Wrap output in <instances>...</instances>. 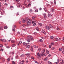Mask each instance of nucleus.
<instances>
[{
  "label": "nucleus",
  "instance_id": "obj_1",
  "mask_svg": "<svg viewBox=\"0 0 64 64\" xmlns=\"http://www.w3.org/2000/svg\"><path fill=\"white\" fill-rule=\"evenodd\" d=\"M27 38V41L28 42H30V40H31V41L34 40V39L32 38V36H28Z\"/></svg>",
  "mask_w": 64,
  "mask_h": 64
},
{
  "label": "nucleus",
  "instance_id": "obj_2",
  "mask_svg": "<svg viewBox=\"0 0 64 64\" xmlns=\"http://www.w3.org/2000/svg\"><path fill=\"white\" fill-rule=\"evenodd\" d=\"M40 53H39V52H38L37 54V55L38 56V58H40Z\"/></svg>",
  "mask_w": 64,
  "mask_h": 64
},
{
  "label": "nucleus",
  "instance_id": "obj_3",
  "mask_svg": "<svg viewBox=\"0 0 64 64\" xmlns=\"http://www.w3.org/2000/svg\"><path fill=\"white\" fill-rule=\"evenodd\" d=\"M30 54H26L25 55L26 56H27L28 57V58H29L30 57Z\"/></svg>",
  "mask_w": 64,
  "mask_h": 64
},
{
  "label": "nucleus",
  "instance_id": "obj_4",
  "mask_svg": "<svg viewBox=\"0 0 64 64\" xmlns=\"http://www.w3.org/2000/svg\"><path fill=\"white\" fill-rule=\"evenodd\" d=\"M30 24H31L30 22H27V24L26 25L27 26H28L29 25H30Z\"/></svg>",
  "mask_w": 64,
  "mask_h": 64
},
{
  "label": "nucleus",
  "instance_id": "obj_5",
  "mask_svg": "<svg viewBox=\"0 0 64 64\" xmlns=\"http://www.w3.org/2000/svg\"><path fill=\"white\" fill-rule=\"evenodd\" d=\"M46 28L47 29H48V30H49V29H50V28L48 26H46Z\"/></svg>",
  "mask_w": 64,
  "mask_h": 64
},
{
  "label": "nucleus",
  "instance_id": "obj_6",
  "mask_svg": "<svg viewBox=\"0 0 64 64\" xmlns=\"http://www.w3.org/2000/svg\"><path fill=\"white\" fill-rule=\"evenodd\" d=\"M44 18H46L47 17V16H46V14H44Z\"/></svg>",
  "mask_w": 64,
  "mask_h": 64
},
{
  "label": "nucleus",
  "instance_id": "obj_7",
  "mask_svg": "<svg viewBox=\"0 0 64 64\" xmlns=\"http://www.w3.org/2000/svg\"><path fill=\"white\" fill-rule=\"evenodd\" d=\"M22 20L23 22V23H24V22H25V20H24V19L23 18V19H22Z\"/></svg>",
  "mask_w": 64,
  "mask_h": 64
},
{
  "label": "nucleus",
  "instance_id": "obj_8",
  "mask_svg": "<svg viewBox=\"0 0 64 64\" xmlns=\"http://www.w3.org/2000/svg\"><path fill=\"white\" fill-rule=\"evenodd\" d=\"M23 45H24L26 46L27 45V44L26 43L24 42L23 43Z\"/></svg>",
  "mask_w": 64,
  "mask_h": 64
},
{
  "label": "nucleus",
  "instance_id": "obj_9",
  "mask_svg": "<svg viewBox=\"0 0 64 64\" xmlns=\"http://www.w3.org/2000/svg\"><path fill=\"white\" fill-rule=\"evenodd\" d=\"M49 26L51 28H53V27L50 24L49 25Z\"/></svg>",
  "mask_w": 64,
  "mask_h": 64
},
{
  "label": "nucleus",
  "instance_id": "obj_10",
  "mask_svg": "<svg viewBox=\"0 0 64 64\" xmlns=\"http://www.w3.org/2000/svg\"><path fill=\"white\" fill-rule=\"evenodd\" d=\"M45 52V50H43L42 51V54H43V53H44V52Z\"/></svg>",
  "mask_w": 64,
  "mask_h": 64
},
{
  "label": "nucleus",
  "instance_id": "obj_11",
  "mask_svg": "<svg viewBox=\"0 0 64 64\" xmlns=\"http://www.w3.org/2000/svg\"><path fill=\"white\" fill-rule=\"evenodd\" d=\"M10 60V58H8L7 60V62H9Z\"/></svg>",
  "mask_w": 64,
  "mask_h": 64
},
{
  "label": "nucleus",
  "instance_id": "obj_12",
  "mask_svg": "<svg viewBox=\"0 0 64 64\" xmlns=\"http://www.w3.org/2000/svg\"><path fill=\"white\" fill-rule=\"evenodd\" d=\"M46 54H42V56H46Z\"/></svg>",
  "mask_w": 64,
  "mask_h": 64
},
{
  "label": "nucleus",
  "instance_id": "obj_13",
  "mask_svg": "<svg viewBox=\"0 0 64 64\" xmlns=\"http://www.w3.org/2000/svg\"><path fill=\"white\" fill-rule=\"evenodd\" d=\"M0 30H3V26H2L1 27H0Z\"/></svg>",
  "mask_w": 64,
  "mask_h": 64
},
{
  "label": "nucleus",
  "instance_id": "obj_14",
  "mask_svg": "<svg viewBox=\"0 0 64 64\" xmlns=\"http://www.w3.org/2000/svg\"><path fill=\"white\" fill-rule=\"evenodd\" d=\"M12 31H14V32H15L16 30L14 28H12Z\"/></svg>",
  "mask_w": 64,
  "mask_h": 64
},
{
  "label": "nucleus",
  "instance_id": "obj_15",
  "mask_svg": "<svg viewBox=\"0 0 64 64\" xmlns=\"http://www.w3.org/2000/svg\"><path fill=\"white\" fill-rule=\"evenodd\" d=\"M28 21L29 22H31V20L30 19H28Z\"/></svg>",
  "mask_w": 64,
  "mask_h": 64
},
{
  "label": "nucleus",
  "instance_id": "obj_16",
  "mask_svg": "<svg viewBox=\"0 0 64 64\" xmlns=\"http://www.w3.org/2000/svg\"><path fill=\"white\" fill-rule=\"evenodd\" d=\"M13 27L14 28H16V25H13Z\"/></svg>",
  "mask_w": 64,
  "mask_h": 64
},
{
  "label": "nucleus",
  "instance_id": "obj_17",
  "mask_svg": "<svg viewBox=\"0 0 64 64\" xmlns=\"http://www.w3.org/2000/svg\"><path fill=\"white\" fill-rule=\"evenodd\" d=\"M51 10L52 12H54V10L53 8H52L51 9Z\"/></svg>",
  "mask_w": 64,
  "mask_h": 64
},
{
  "label": "nucleus",
  "instance_id": "obj_18",
  "mask_svg": "<svg viewBox=\"0 0 64 64\" xmlns=\"http://www.w3.org/2000/svg\"><path fill=\"white\" fill-rule=\"evenodd\" d=\"M4 28L5 29H6L8 28V27L7 26H5L4 27Z\"/></svg>",
  "mask_w": 64,
  "mask_h": 64
},
{
  "label": "nucleus",
  "instance_id": "obj_19",
  "mask_svg": "<svg viewBox=\"0 0 64 64\" xmlns=\"http://www.w3.org/2000/svg\"><path fill=\"white\" fill-rule=\"evenodd\" d=\"M34 48H38V46H36L35 45H34Z\"/></svg>",
  "mask_w": 64,
  "mask_h": 64
},
{
  "label": "nucleus",
  "instance_id": "obj_20",
  "mask_svg": "<svg viewBox=\"0 0 64 64\" xmlns=\"http://www.w3.org/2000/svg\"><path fill=\"white\" fill-rule=\"evenodd\" d=\"M36 16H34L32 17V19H34V18H36Z\"/></svg>",
  "mask_w": 64,
  "mask_h": 64
},
{
  "label": "nucleus",
  "instance_id": "obj_21",
  "mask_svg": "<svg viewBox=\"0 0 64 64\" xmlns=\"http://www.w3.org/2000/svg\"><path fill=\"white\" fill-rule=\"evenodd\" d=\"M24 56V54H22L20 56V57H23Z\"/></svg>",
  "mask_w": 64,
  "mask_h": 64
},
{
  "label": "nucleus",
  "instance_id": "obj_22",
  "mask_svg": "<svg viewBox=\"0 0 64 64\" xmlns=\"http://www.w3.org/2000/svg\"><path fill=\"white\" fill-rule=\"evenodd\" d=\"M46 53H47V54H49V52L48 50H46Z\"/></svg>",
  "mask_w": 64,
  "mask_h": 64
},
{
  "label": "nucleus",
  "instance_id": "obj_23",
  "mask_svg": "<svg viewBox=\"0 0 64 64\" xmlns=\"http://www.w3.org/2000/svg\"><path fill=\"white\" fill-rule=\"evenodd\" d=\"M11 42H12V43H14L15 42L14 40H12Z\"/></svg>",
  "mask_w": 64,
  "mask_h": 64
},
{
  "label": "nucleus",
  "instance_id": "obj_24",
  "mask_svg": "<svg viewBox=\"0 0 64 64\" xmlns=\"http://www.w3.org/2000/svg\"><path fill=\"white\" fill-rule=\"evenodd\" d=\"M33 19V21L34 22H36V20L34 19Z\"/></svg>",
  "mask_w": 64,
  "mask_h": 64
},
{
  "label": "nucleus",
  "instance_id": "obj_25",
  "mask_svg": "<svg viewBox=\"0 0 64 64\" xmlns=\"http://www.w3.org/2000/svg\"><path fill=\"white\" fill-rule=\"evenodd\" d=\"M59 51H61L62 50V49L61 48H60L59 49Z\"/></svg>",
  "mask_w": 64,
  "mask_h": 64
},
{
  "label": "nucleus",
  "instance_id": "obj_26",
  "mask_svg": "<svg viewBox=\"0 0 64 64\" xmlns=\"http://www.w3.org/2000/svg\"><path fill=\"white\" fill-rule=\"evenodd\" d=\"M52 15H51V14H49L48 15V17H50L51 16H52Z\"/></svg>",
  "mask_w": 64,
  "mask_h": 64
},
{
  "label": "nucleus",
  "instance_id": "obj_27",
  "mask_svg": "<svg viewBox=\"0 0 64 64\" xmlns=\"http://www.w3.org/2000/svg\"><path fill=\"white\" fill-rule=\"evenodd\" d=\"M5 59L3 58V59L2 62H5Z\"/></svg>",
  "mask_w": 64,
  "mask_h": 64
},
{
  "label": "nucleus",
  "instance_id": "obj_28",
  "mask_svg": "<svg viewBox=\"0 0 64 64\" xmlns=\"http://www.w3.org/2000/svg\"><path fill=\"white\" fill-rule=\"evenodd\" d=\"M32 49H30V50H31V51H32V52H33V49H32V48H33V47H32Z\"/></svg>",
  "mask_w": 64,
  "mask_h": 64
},
{
  "label": "nucleus",
  "instance_id": "obj_29",
  "mask_svg": "<svg viewBox=\"0 0 64 64\" xmlns=\"http://www.w3.org/2000/svg\"><path fill=\"white\" fill-rule=\"evenodd\" d=\"M32 33L33 34H34V35H36V34H37V33L36 32H33Z\"/></svg>",
  "mask_w": 64,
  "mask_h": 64
},
{
  "label": "nucleus",
  "instance_id": "obj_30",
  "mask_svg": "<svg viewBox=\"0 0 64 64\" xmlns=\"http://www.w3.org/2000/svg\"><path fill=\"white\" fill-rule=\"evenodd\" d=\"M38 24L39 25H40V26H42V24L40 23H38Z\"/></svg>",
  "mask_w": 64,
  "mask_h": 64
},
{
  "label": "nucleus",
  "instance_id": "obj_31",
  "mask_svg": "<svg viewBox=\"0 0 64 64\" xmlns=\"http://www.w3.org/2000/svg\"><path fill=\"white\" fill-rule=\"evenodd\" d=\"M36 29L37 31H39V29H38V28H36Z\"/></svg>",
  "mask_w": 64,
  "mask_h": 64
},
{
  "label": "nucleus",
  "instance_id": "obj_32",
  "mask_svg": "<svg viewBox=\"0 0 64 64\" xmlns=\"http://www.w3.org/2000/svg\"><path fill=\"white\" fill-rule=\"evenodd\" d=\"M3 47V45L2 44H0V47L2 48Z\"/></svg>",
  "mask_w": 64,
  "mask_h": 64
},
{
  "label": "nucleus",
  "instance_id": "obj_33",
  "mask_svg": "<svg viewBox=\"0 0 64 64\" xmlns=\"http://www.w3.org/2000/svg\"><path fill=\"white\" fill-rule=\"evenodd\" d=\"M50 38L51 39H53L54 38V37L53 36H52L50 37Z\"/></svg>",
  "mask_w": 64,
  "mask_h": 64
},
{
  "label": "nucleus",
  "instance_id": "obj_34",
  "mask_svg": "<svg viewBox=\"0 0 64 64\" xmlns=\"http://www.w3.org/2000/svg\"><path fill=\"white\" fill-rule=\"evenodd\" d=\"M53 45H54V43H53V42H52V43H51V46H53Z\"/></svg>",
  "mask_w": 64,
  "mask_h": 64
},
{
  "label": "nucleus",
  "instance_id": "obj_35",
  "mask_svg": "<svg viewBox=\"0 0 64 64\" xmlns=\"http://www.w3.org/2000/svg\"><path fill=\"white\" fill-rule=\"evenodd\" d=\"M19 43H20V44H21L22 43V42L21 41H19Z\"/></svg>",
  "mask_w": 64,
  "mask_h": 64
},
{
  "label": "nucleus",
  "instance_id": "obj_36",
  "mask_svg": "<svg viewBox=\"0 0 64 64\" xmlns=\"http://www.w3.org/2000/svg\"><path fill=\"white\" fill-rule=\"evenodd\" d=\"M12 47H14L15 46V45L13 44L12 45Z\"/></svg>",
  "mask_w": 64,
  "mask_h": 64
},
{
  "label": "nucleus",
  "instance_id": "obj_37",
  "mask_svg": "<svg viewBox=\"0 0 64 64\" xmlns=\"http://www.w3.org/2000/svg\"><path fill=\"white\" fill-rule=\"evenodd\" d=\"M38 50L39 51V52H40V50H41V49H40V48H39V49H38Z\"/></svg>",
  "mask_w": 64,
  "mask_h": 64
},
{
  "label": "nucleus",
  "instance_id": "obj_38",
  "mask_svg": "<svg viewBox=\"0 0 64 64\" xmlns=\"http://www.w3.org/2000/svg\"><path fill=\"white\" fill-rule=\"evenodd\" d=\"M30 46L29 45H27V48H29L30 47Z\"/></svg>",
  "mask_w": 64,
  "mask_h": 64
},
{
  "label": "nucleus",
  "instance_id": "obj_39",
  "mask_svg": "<svg viewBox=\"0 0 64 64\" xmlns=\"http://www.w3.org/2000/svg\"><path fill=\"white\" fill-rule=\"evenodd\" d=\"M31 58L33 60H34V58L33 56H32L31 57Z\"/></svg>",
  "mask_w": 64,
  "mask_h": 64
},
{
  "label": "nucleus",
  "instance_id": "obj_40",
  "mask_svg": "<svg viewBox=\"0 0 64 64\" xmlns=\"http://www.w3.org/2000/svg\"><path fill=\"white\" fill-rule=\"evenodd\" d=\"M48 63L49 64H52V62H50L49 61H48Z\"/></svg>",
  "mask_w": 64,
  "mask_h": 64
},
{
  "label": "nucleus",
  "instance_id": "obj_41",
  "mask_svg": "<svg viewBox=\"0 0 64 64\" xmlns=\"http://www.w3.org/2000/svg\"><path fill=\"white\" fill-rule=\"evenodd\" d=\"M26 25L25 24H23L22 25V26L23 27H24V26H25Z\"/></svg>",
  "mask_w": 64,
  "mask_h": 64
},
{
  "label": "nucleus",
  "instance_id": "obj_42",
  "mask_svg": "<svg viewBox=\"0 0 64 64\" xmlns=\"http://www.w3.org/2000/svg\"><path fill=\"white\" fill-rule=\"evenodd\" d=\"M19 6L20 7H21V4H19Z\"/></svg>",
  "mask_w": 64,
  "mask_h": 64
},
{
  "label": "nucleus",
  "instance_id": "obj_43",
  "mask_svg": "<svg viewBox=\"0 0 64 64\" xmlns=\"http://www.w3.org/2000/svg\"><path fill=\"white\" fill-rule=\"evenodd\" d=\"M51 45H50L49 46V48H51Z\"/></svg>",
  "mask_w": 64,
  "mask_h": 64
},
{
  "label": "nucleus",
  "instance_id": "obj_44",
  "mask_svg": "<svg viewBox=\"0 0 64 64\" xmlns=\"http://www.w3.org/2000/svg\"><path fill=\"white\" fill-rule=\"evenodd\" d=\"M55 40L56 41H58V38H55Z\"/></svg>",
  "mask_w": 64,
  "mask_h": 64
},
{
  "label": "nucleus",
  "instance_id": "obj_45",
  "mask_svg": "<svg viewBox=\"0 0 64 64\" xmlns=\"http://www.w3.org/2000/svg\"><path fill=\"white\" fill-rule=\"evenodd\" d=\"M44 10H45L46 12H47V10H46V8H44Z\"/></svg>",
  "mask_w": 64,
  "mask_h": 64
},
{
  "label": "nucleus",
  "instance_id": "obj_46",
  "mask_svg": "<svg viewBox=\"0 0 64 64\" xmlns=\"http://www.w3.org/2000/svg\"><path fill=\"white\" fill-rule=\"evenodd\" d=\"M14 8V7L13 6H10V8Z\"/></svg>",
  "mask_w": 64,
  "mask_h": 64
},
{
  "label": "nucleus",
  "instance_id": "obj_47",
  "mask_svg": "<svg viewBox=\"0 0 64 64\" xmlns=\"http://www.w3.org/2000/svg\"><path fill=\"white\" fill-rule=\"evenodd\" d=\"M54 4H56V1L55 0H54Z\"/></svg>",
  "mask_w": 64,
  "mask_h": 64
},
{
  "label": "nucleus",
  "instance_id": "obj_48",
  "mask_svg": "<svg viewBox=\"0 0 64 64\" xmlns=\"http://www.w3.org/2000/svg\"><path fill=\"white\" fill-rule=\"evenodd\" d=\"M30 12H32V10L31 9L30 10Z\"/></svg>",
  "mask_w": 64,
  "mask_h": 64
},
{
  "label": "nucleus",
  "instance_id": "obj_49",
  "mask_svg": "<svg viewBox=\"0 0 64 64\" xmlns=\"http://www.w3.org/2000/svg\"><path fill=\"white\" fill-rule=\"evenodd\" d=\"M28 18H25L26 20V21H27L28 20Z\"/></svg>",
  "mask_w": 64,
  "mask_h": 64
},
{
  "label": "nucleus",
  "instance_id": "obj_50",
  "mask_svg": "<svg viewBox=\"0 0 64 64\" xmlns=\"http://www.w3.org/2000/svg\"><path fill=\"white\" fill-rule=\"evenodd\" d=\"M43 34H44L45 35H46V32H43Z\"/></svg>",
  "mask_w": 64,
  "mask_h": 64
},
{
  "label": "nucleus",
  "instance_id": "obj_51",
  "mask_svg": "<svg viewBox=\"0 0 64 64\" xmlns=\"http://www.w3.org/2000/svg\"><path fill=\"white\" fill-rule=\"evenodd\" d=\"M36 25V23L34 22V24H33V26H35V25Z\"/></svg>",
  "mask_w": 64,
  "mask_h": 64
},
{
  "label": "nucleus",
  "instance_id": "obj_52",
  "mask_svg": "<svg viewBox=\"0 0 64 64\" xmlns=\"http://www.w3.org/2000/svg\"><path fill=\"white\" fill-rule=\"evenodd\" d=\"M12 64H14L15 63V62H14L13 61H12Z\"/></svg>",
  "mask_w": 64,
  "mask_h": 64
},
{
  "label": "nucleus",
  "instance_id": "obj_53",
  "mask_svg": "<svg viewBox=\"0 0 64 64\" xmlns=\"http://www.w3.org/2000/svg\"><path fill=\"white\" fill-rule=\"evenodd\" d=\"M63 63L62 62H60V64H63Z\"/></svg>",
  "mask_w": 64,
  "mask_h": 64
},
{
  "label": "nucleus",
  "instance_id": "obj_54",
  "mask_svg": "<svg viewBox=\"0 0 64 64\" xmlns=\"http://www.w3.org/2000/svg\"><path fill=\"white\" fill-rule=\"evenodd\" d=\"M31 4H29L28 5V6H28V7H29V6Z\"/></svg>",
  "mask_w": 64,
  "mask_h": 64
},
{
  "label": "nucleus",
  "instance_id": "obj_55",
  "mask_svg": "<svg viewBox=\"0 0 64 64\" xmlns=\"http://www.w3.org/2000/svg\"><path fill=\"white\" fill-rule=\"evenodd\" d=\"M45 58L46 59V60H47L48 58V57H47L46 58Z\"/></svg>",
  "mask_w": 64,
  "mask_h": 64
},
{
  "label": "nucleus",
  "instance_id": "obj_56",
  "mask_svg": "<svg viewBox=\"0 0 64 64\" xmlns=\"http://www.w3.org/2000/svg\"><path fill=\"white\" fill-rule=\"evenodd\" d=\"M3 41H4V42H6V40H5V39H3Z\"/></svg>",
  "mask_w": 64,
  "mask_h": 64
},
{
  "label": "nucleus",
  "instance_id": "obj_57",
  "mask_svg": "<svg viewBox=\"0 0 64 64\" xmlns=\"http://www.w3.org/2000/svg\"><path fill=\"white\" fill-rule=\"evenodd\" d=\"M38 10H35V12H38Z\"/></svg>",
  "mask_w": 64,
  "mask_h": 64
},
{
  "label": "nucleus",
  "instance_id": "obj_58",
  "mask_svg": "<svg viewBox=\"0 0 64 64\" xmlns=\"http://www.w3.org/2000/svg\"><path fill=\"white\" fill-rule=\"evenodd\" d=\"M0 40L1 41H2V42H3L4 41V40H2V39H0Z\"/></svg>",
  "mask_w": 64,
  "mask_h": 64
},
{
  "label": "nucleus",
  "instance_id": "obj_59",
  "mask_svg": "<svg viewBox=\"0 0 64 64\" xmlns=\"http://www.w3.org/2000/svg\"><path fill=\"white\" fill-rule=\"evenodd\" d=\"M57 30H59L60 28H57Z\"/></svg>",
  "mask_w": 64,
  "mask_h": 64
},
{
  "label": "nucleus",
  "instance_id": "obj_60",
  "mask_svg": "<svg viewBox=\"0 0 64 64\" xmlns=\"http://www.w3.org/2000/svg\"><path fill=\"white\" fill-rule=\"evenodd\" d=\"M14 52H12V54H14Z\"/></svg>",
  "mask_w": 64,
  "mask_h": 64
},
{
  "label": "nucleus",
  "instance_id": "obj_61",
  "mask_svg": "<svg viewBox=\"0 0 64 64\" xmlns=\"http://www.w3.org/2000/svg\"><path fill=\"white\" fill-rule=\"evenodd\" d=\"M46 60H47L46 59V58H45V59H44V61H46Z\"/></svg>",
  "mask_w": 64,
  "mask_h": 64
},
{
  "label": "nucleus",
  "instance_id": "obj_62",
  "mask_svg": "<svg viewBox=\"0 0 64 64\" xmlns=\"http://www.w3.org/2000/svg\"><path fill=\"white\" fill-rule=\"evenodd\" d=\"M19 23L20 24H21V21H19Z\"/></svg>",
  "mask_w": 64,
  "mask_h": 64
},
{
  "label": "nucleus",
  "instance_id": "obj_63",
  "mask_svg": "<svg viewBox=\"0 0 64 64\" xmlns=\"http://www.w3.org/2000/svg\"><path fill=\"white\" fill-rule=\"evenodd\" d=\"M42 39H40V42H42Z\"/></svg>",
  "mask_w": 64,
  "mask_h": 64
},
{
  "label": "nucleus",
  "instance_id": "obj_64",
  "mask_svg": "<svg viewBox=\"0 0 64 64\" xmlns=\"http://www.w3.org/2000/svg\"><path fill=\"white\" fill-rule=\"evenodd\" d=\"M62 62L63 63H64V61L63 60H62Z\"/></svg>",
  "mask_w": 64,
  "mask_h": 64
}]
</instances>
